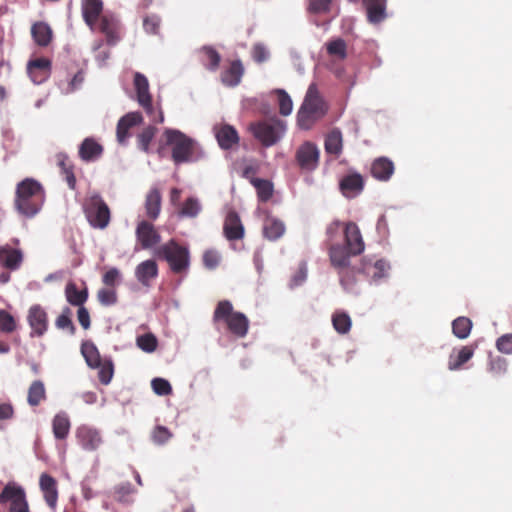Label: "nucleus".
<instances>
[{
    "mask_svg": "<svg viewBox=\"0 0 512 512\" xmlns=\"http://www.w3.org/2000/svg\"><path fill=\"white\" fill-rule=\"evenodd\" d=\"M121 272L118 268L112 267L103 275L102 281L106 286L115 287L121 282Z\"/></svg>",
    "mask_w": 512,
    "mask_h": 512,
    "instance_id": "51",
    "label": "nucleus"
},
{
    "mask_svg": "<svg viewBox=\"0 0 512 512\" xmlns=\"http://www.w3.org/2000/svg\"><path fill=\"white\" fill-rule=\"evenodd\" d=\"M223 231L228 240H238L243 238L244 226L239 215L235 211H229L226 215Z\"/></svg>",
    "mask_w": 512,
    "mask_h": 512,
    "instance_id": "18",
    "label": "nucleus"
},
{
    "mask_svg": "<svg viewBox=\"0 0 512 512\" xmlns=\"http://www.w3.org/2000/svg\"><path fill=\"white\" fill-rule=\"evenodd\" d=\"M31 33L35 42L40 46H47L51 41L52 31L43 22L35 23L31 28Z\"/></svg>",
    "mask_w": 512,
    "mask_h": 512,
    "instance_id": "35",
    "label": "nucleus"
},
{
    "mask_svg": "<svg viewBox=\"0 0 512 512\" xmlns=\"http://www.w3.org/2000/svg\"><path fill=\"white\" fill-rule=\"evenodd\" d=\"M332 0H310L308 10L315 14L329 12Z\"/></svg>",
    "mask_w": 512,
    "mask_h": 512,
    "instance_id": "54",
    "label": "nucleus"
},
{
    "mask_svg": "<svg viewBox=\"0 0 512 512\" xmlns=\"http://www.w3.org/2000/svg\"><path fill=\"white\" fill-rule=\"evenodd\" d=\"M160 25L159 17L153 15L146 17L143 21V26L146 32L155 34L157 33Z\"/></svg>",
    "mask_w": 512,
    "mask_h": 512,
    "instance_id": "60",
    "label": "nucleus"
},
{
    "mask_svg": "<svg viewBox=\"0 0 512 512\" xmlns=\"http://www.w3.org/2000/svg\"><path fill=\"white\" fill-rule=\"evenodd\" d=\"M46 397L44 383L40 380L32 382L28 389L27 402L30 406H38Z\"/></svg>",
    "mask_w": 512,
    "mask_h": 512,
    "instance_id": "37",
    "label": "nucleus"
},
{
    "mask_svg": "<svg viewBox=\"0 0 512 512\" xmlns=\"http://www.w3.org/2000/svg\"><path fill=\"white\" fill-rule=\"evenodd\" d=\"M98 369L99 380L102 384L107 385L111 382L113 377V363L110 360H105L101 362L100 367H96Z\"/></svg>",
    "mask_w": 512,
    "mask_h": 512,
    "instance_id": "49",
    "label": "nucleus"
},
{
    "mask_svg": "<svg viewBox=\"0 0 512 512\" xmlns=\"http://www.w3.org/2000/svg\"><path fill=\"white\" fill-rule=\"evenodd\" d=\"M117 27L118 21L113 15L105 14L102 16L99 28L106 35L109 44H115L117 40Z\"/></svg>",
    "mask_w": 512,
    "mask_h": 512,
    "instance_id": "33",
    "label": "nucleus"
},
{
    "mask_svg": "<svg viewBox=\"0 0 512 512\" xmlns=\"http://www.w3.org/2000/svg\"><path fill=\"white\" fill-rule=\"evenodd\" d=\"M158 275V266L154 260H145L137 265L135 269L136 279L146 287H149L151 281Z\"/></svg>",
    "mask_w": 512,
    "mask_h": 512,
    "instance_id": "21",
    "label": "nucleus"
},
{
    "mask_svg": "<svg viewBox=\"0 0 512 512\" xmlns=\"http://www.w3.org/2000/svg\"><path fill=\"white\" fill-rule=\"evenodd\" d=\"M325 151L328 154L339 156L343 149V137L338 128L331 130L325 139Z\"/></svg>",
    "mask_w": 512,
    "mask_h": 512,
    "instance_id": "31",
    "label": "nucleus"
},
{
    "mask_svg": "<svg viewBox=\"0 0 512 512\" xmlns=\"http://www.w3.org/2000/svg\"><path fill=\"white\" fill-rule=\"evenodd\" d=\"M14 414V409L9 403L0 404V420L11 419Z\"/></svg>",
    "mask_w": 512,
    "mask_h": 512,
    "instance_id": "64",
    "label": "nucleus"
},
{
    "mask_svg": "<svg viewBox=\"0 0 512 512\" xmlns=\"http://www.w3.org/2000/svg\"><path fill=\"white\" fill-rule=\"evenodd\" d=\"M472 328V322L469 318L458 317L452 323V330L456 337L465 339L469 336Z\"/></svg>",
    "mask_w": 512,
    "mask_h": 512,
    "instance_id": "40",
    "label": "nucleus"
},
{
    "mask_svg": "<svg viewBox=\"0 0 512 512\" xmlns=\"http://www.w3.org/2000/svg\"><path fill=\"white\" fill-rule=\"evenodd\" d=\"M103 147L93 138H86L79 147V156L85 162H92L100 158Z\"/></svg>",
    "mask_w": 512,
    "mask_h": 512,
    "instance_id": "23",
    "label": "nucleus"
},
{
    "mask_svg": "<svg viewBox=\"0 0 512 512\" xmlns=\"http://www.w3.org/2000/svg\"><path fill=\"white\" fill-rule=\"evenodd\" d=\"M229 330L238 337H244L248 332L249 321L240 312H234L226 321Z\"/></svg>",
    "mask_w": 512,
    "mask_h": 512,
    "instance_id": "29",
    "label": "nucleus"
},
{
    "mask_svg": "<svg viewBox=\"0 0 512 512\" xmlns=\"http://www.w3.org/2000/svg\"><path fill=\"white\" fill-rule=\"evenodd\" d=\"M252 55H253V59L256 62L262 63L269 58V51L266 49V47L264 45L256 44L253 47Z\"/></svg>",
    "mask_w": 512,
    "mask_h": 512,
    "instance_id": "59",
    "label": "nucleus"
},
{
    "mask_svg": "<svg viewBox=\"0 0 512 512\" xmlns=\"http://www.w3.org/2000/svg\"><path fill=\"white\" fill-rule=\"evenodd\" d=\"M171 436L170 431L164 426H157L152 433L153 441L157 444H164Z\"/></svg>",
    "mask_w": 512,
    "mask_h": 512,
    "instance_id": "55",
    "label": "nucleus"
},
{
    "mask_svg": "<svg viewBox=\"0 0 512 512\" xmlns=\"http://www.w3.org/2000/svg\"><path fill=\"white\" fill-rule=\"evenodd\" d=\"M28 323L32 336H42L47 330V314L39 305H33L28 312Z\"/></svg>",
    "mask_w": 512,
    "mask_h": 512,
    "instance_id": "14",
    "label": "nucleus"
},
{
    "mask_svg": "<svg viewBox=\"0 0 512 512\" xmlns=\"http://www.w3.org/2000/svg\"><path fill=\"white\" fill-rule=\"evenodd\" d=\"M40 488L44 494V499L47 505L55 509L58 499L57 483L56 480L50 475L43 473L39 480Z\"/></svg>",
    "mask_w": 512,
    "mask_h": 512,
    "instance_id": "20",
    "label": "nucleus"
},
{
    "mask_svg": "<svg viewBox=\"0 0 512 512\" xmlns=\"http://www.w3.org/2000/svg\"><path fill=\"white\" fill-rule=\"evenodd\" d=\"M166 143L171 147V157L175 164L196 162L204 157L199 143L177 129L164 131Z\"/></svg>",
    "mask_w": 512,
    "mask_h": 512,
    "instance_id": "2",
    "label": "nucleus"
},
{
    "mask_svg": "<svg viewBox=\"0 0 512 512\" xmlns=\"http://www.w3.org/2000/svg\"><path fill=\"white\" fill-rule=\"evenodd\" d=\"M70 312L71 311L69 308H65L62 314L57 318L56 326L59 329H67L71 334H73L75 331V327L71 321Z\"/></svg>",
    "mask_w": 512,
    "mask_h": 512,
    "instance_id": "53",
    "label": "nucleus"
},
{
    "mask_svg": "<svg viewBox=\"0 0 512 512\" xmlns=\"http://www.w3.org/2000/svg\"><path fill=\"white\" fill-rule=\"evenodd\" d=\"M137 346L146 353H152L157 348V339L151 333L138 336L136 339Z\"/></svg>",
    "mask_w": 512,
    "mask_h": 512,
    "instance_id": "45",
    "label": "nucleus"
},
{
    "mask_svg": "<svg viewBox=\"0 0 512 512\" xmlns=\"http://www.w3.org/2000/svg\"><path fill=\"white\" fill-rule=\"evenodd\" d=\"M161 193L158 188H151L146 195L145 211L149 219L155 220L158 218L161 211Z\"/></svg>",
    "mask_w": 512,
    "mask_h": 512,
    "instance_id": "26",
    "label": "nucleus"
},
{
    "mask_svg": "<svg viewBox=\"0 0 512 512\" xmlns=\"http://www.w3.org/2000/svg\"><path fill=\"white\" fill-rule=\"evenodd\" d=\"M67 301L74 306H83L88 298L87 290H78L74 283H68L65 289Z\"/></svg>",
    "mask_w": 512,
    "mask_h": 512,
    "instance_id": "38",
    "label": "nucleus"
},
{
    "mask_svg": "<svg viewBox=\"0 0 512 512\" xmlns=\"http://www.w3.org/2000/svg\"><path fill=\"white\" fill-rule=\"evenodd\" d=\"M202 210V205L198 198L189 197L181 205L178 210V216L181 218H195Z\"/></svg>",
    "mask_w": 512,
    "mask_h": 512,
    "instance_id": "34",
    "label": "nucleus"
},
{
    "mask_svg": "<svg viewBox=\"0 0 512 512\" xmlns=\"http://www.w3.org/2000/svg\"><path fill=\"white\" fill-rule=\"evenodd\" d=\"M81 353L89 367L96 368L101 366L100 354L92 342H84L81 346Z\"/></svg>",
    "mask_w": 512,
    "mask_h": 512,
    "instance_id": "36",
    "label": "nucleus"
},
{
    "mask_svg": "<svg viewBox=\"0 0 512 512\" xmlns=\"http://www.w3.org/2000/svg\"><path fill=\"white\" fill-rule=\"evenodd\" d=\"M233 306H232V303L228 300H222L218 303L215 311H214V315H213V320L215 322H218V321H227L229 319V317L232 316L233 314Z\"/></svg>",
    "mask_w": 512,
    "mask_h": 512,
    "instance_id": "42",
    "label": "nucleus"
},
{
    "mask_svg": "<svg viewBox=\"0 0 512 512\" xmlns=\"http://www.w3.org/2000/svg\"><path fill=\"white\" fill-rule=\"evenodd\" d=\"M345 247L349 249L350 254L360 255L364 249L365 244L360 232L359 227L354 222H349L345 225Z\"/></svg>",
    "mask_w": 512,
    "mask_h": 512,
    "instance_id": "13",
    "label": "nucleus"
},
{
    "mask_svg": "<svg viewBox=\"0 0 512 512\" xmlns=\"http://www.w3.org/2000/svg\"><path fill=\"white\" fill-rule=\"evenodd\" d=\"M340 189L346 197H355L363 189V179L359 174L347 175L340 181Z\"/></svg>",
    "mask_w": 512,
    "mask_h": 512,
    "instance_id": "25",
    "label": "nucleus"
},
{
    "mask_svg": "<svg viewBox=\"0 0 512 512\" xmlns=\"http://www.w3.org/2000/svg\"><path fill=\"white\" fill-rule=\"evenodd\" d=\"M77 319L83 329L87 330L90 328V314L84 306L79 307L77 311Z\"/></svg>",
    "mask_w": 512,
    "mask_h": 512,
    "instance_id": "61",
    "label": "nucleus"
},
{
    "mask_svg": "<svg viewBox=\"0 0 512 512\" xmlns=\"http://www.w3.org/2000/svg\"><path fill=\"white\" fill-rule=\"evenodd\" d=\"M496 347L502 353L512 354V334H505L498 338Z\"/></svg>",
    "mask_w": 512,
    "mask_h": 512,
    "instance_id": "56",
    "label": "nucleus"
},
{
    "mask_svg": "<svg viewBox=\"0 0 512 512\" xmlns=\"http://www.w3.org/2000/svg\"><path fill=\"white\" fill-rule=\"evenodd\" d=\"M45 202L43 186L32 178H26L16 186L15 209L24 217L32 218L39 213Z\"/></svg>",
    "mask_w": 512,
    "mask_h": 512,
    "instance_id": "1",
    "label": "nucleus"
},
{
    "mask_svg": "<svg viewBox=\"0 0 512 512\" xmlns=\"http://www.w3.org/2000/svg\"><path fill=\"white\" fill-rule=\"evenodd\" d=\"M143 117L140 112H130L120 118L117 124V140L120 144L124 145L129 138V129L142 123Z\"/></svg>",
    "mask_w": 512,
    "mask_h": 512,
    "instance_id": "17",
    "label": "nucleus"
},
{
    "mask_svg": "<svg viewBox=\"0 0 512 512\" xmlns=\"http://www.w3.org/2000/svg\"><path fill=\"white\" fill-rule=\"evenodd\" d=\"M97 299L103 306H111L117 302V293L114 288H101L97 292Z\"/></svg>",
    "mask_w": 512,
    "mask_h": 512,
    "instance_id": "47",
    "label": "nucleus"
},
{
    "mask_svg": "<svg viewBox=\"0 0 512 512\" xmlns=\"http://www.w3.org/2000/svg\"><path fill=\"white\" fill-rule=\"evenodd\" d=\"M332 324L334 329L340 334H346L351 329V318L350 316L342 311H336L332 315Z\"/></svg>",
    "mask_w": 512,
    "mask_h": 512,
    "instance_id": "39",
    "label": "nucleus"
},
{
    "mask_svg": "<svg viewBox=\"0 0 512 512\" xmlns=\"http://www.w3.org/2000/svg\"><path fill=\"white\" fill-rule=\"evenodd\" d=\"M250 131L253 136L265 147H270L279 142L286 132L285 124L277 119L252 123Z\"/></svg>",
    "mask_w": 512,
    "mask_h": 512,
    "instance_id": "4",
    "label": "nucleus"
},
{
    "mask_svg": "<svg viewBox=\"0 0 512 512\" xmlns=\"http://www.w3.org/2000/svg\"><path fill=\"white\" fill-rule=\"evenodd\" d=\"M204 265L209 268H215L220 262V255L215 250H208L203 255Z\"/></svg>",
    "mask_w": 512,
    "mask_h": 512,
    "instance_id": "57",
    "label": "nucleus"
},
{
    "mask_svg": "<svg viewBox=\"0 0 512 512\" xmlns=\"http://www.w3.org/2000/svg\"><path fill=\"white\" fill-rule=\"evenodd\" d=\"M394 172V165L392 161L387 158H379L372 164V175L381 181L388 180Z\"/></svg>",
    "mask_w": 512,
    "mask_h": 512,
    "instance_id": "30",
    "label": "nucleus"
},
{
    "mask_svg": "<svg viewBox=\"0 0 512 512\" xmlns=\"http://www.w3.org/2000/svg\"><path fill=\"white\" fill-rule=\"evenodd\" d=\"M16 328L14 317L5 310H0V330L5 333H11Z\"/></svg>",
    "mask_w": 512,
    "mask_h": 512,
    "instance_id": "50",
    "label": "nucleus"
},
{
    "mask_svg": "<svg viewBox=\"0 0 512 512\" xmlns=\"http://www.w3.org/2000/svg\"><path fill=\"white\" fill-rule=\"evenodd\" d=\"M70 419L66 412L57 413L52 420V430L54 437L58 440L66 439L70 432Z\"/></svg>",
    "mask_w": 512,
    "mask_h": 512,
    "instance_id": "27",
    "label": "nucleus"
},
{
    "mask_svg": "<svg viewBox=\"0 0 512 512\" xmlns=\"http://www.w3.org/2000/svg\"><path fill=\"white\" fill-rule=\"evenodd\" d=\"M203 51L209 61L208 68L211 70L217 69L221 59L220 55L210 47H205Z\"/></svg>",
    "mask_w": 512,
    "mask_h": 512,
    "instance_id": "58",
    "label": "nucleus"
},
{
    "mask_svg": "<svg viewBox=\"0 0 512 512\" xmlns=\"http://www.w3.org/2000/svg\"><path fill=\"white\" fill-rule=\"evenodd\" d=\"M389 268V265L384 260L376 261L374 265L375 272L372 275L373 280H378L385 275L386 270Z\"/></svg>",
    "mask_w": 512,
    "mask_h": 512,
    "instance_id": "63",
    "label": "nucleus"
},
{
    "mask_svg": "<svg viewBox=\"0 0 512 512\" xmlns=\"http://www.w3.org/2000/svg\"><path fill=\"white\" fill-rule=\"evenodd\" d=\"M473 354L474 351L472 348L467 346L462 347V349L458 352L456 360L453 359V356H450L448 368L450 370L459 369L464 363L472 358Z\"/></svg>",
    "mask_w": 512,
    "mask_h": 512,
    "instance_id": "41",
    "label": "nucleus"
},
{
    "mask_svg": "<svg viewBox=\"0 0 512 512\" xmlns=\"http://www.w3.org/2000/svg\"><path fill=\"white\" fill-rule=\"evenodd\" d=\"M367 9V16L371 23H379L386 17V0H363Z\"/></svg>",
    "mask_w": 512,
    "mask_h": 512,
    "instance_id": "28",
    "label": "nucleus"
},
{
    "mask_svg": "<svg viewBox=\"0 0 512 512\" xmlns=\"http://www.w3.org/2000/svg\"><path fill=\"white\" fill-rule=\"evenodd\" d=\"M327 105L315 83L309 85L303 103L297 113V123L301 129H310L315 122L327 113Z\"/></svg>",
    "mask_w": 512,
    "mask_h": 512,
    "instance_id": "3",
    "label": "nucleus"
},
{
    "mask_svg": "<svg viewBox=\"0 0 512 512\" xmlns=\"http://www.w3.org/2000/svg\"><path fill=\"white\" fill-rule=\"evenodd\" d=\"M23 262V253L21 250L12 248L9 245L0 246V264L9 269L17 270Z\"/></svg>",
    "mask_w": 512,
    "mask_h": 512,
    "instance_id": "19",
    "label": "nucleus"
},
{
    "mask_svg": "<svg viewBox=\"0 0 512 512\" xmlns=\"http://www.w3.org/2000/svg\"><path fill=\"white\" fill-rule=\"evenodd\" d=\"M51 62L46 58H38L30 61L27 66L28 74L35 84H41L50 75Z\"/></svg>",
    "mask_w": 512,
    "mask_h": 512,
    "instance_id": "16",
    "label": "nucleus"
},
{
    "mask_svg": "<svg viewBox=\"0 0 512 512\" xmlns=\"http://www.w3.org/2000/svg\"><path fill=\"white\" fill-rule=\"evenodd\" d=\"M103 3L101 0H83L82 1V14L85 23L93 31L96 27V22L102 12Z\"/></svg>",
    "mask_w": 512,
    "mask_h": 512,
    "instance_id": "22",
    "label": "nucleus"
},
{
    "mask_svg": "<svg viewBox=\"0 0 512 512\" xmlns=\"http://www.w3.org/2000/svg\"><path fill=\"white\" fill-rule=\"evenodd\" d=\"M327 52L332 56L345 59L347 56L346 43L343 39L337 38L327 43Z\"/></svg>",
    "mask_w": 512,
    "mask_h": 512,
    "instance_id": "44",
    "label": "nucleus"
},
{
    "mask_svg": "<svg viewBox=\"0 0 512 512\" xmlns=\"http://www.w3.org/2000/svg\"><path fill=\"white\" fill-rule=\"evenodd\" d=\"M134 87L137 93V101L139 105H141L146 113L152 117V121L162 123L164 121V116L161 111L155 114L154 108L152 106V98L149 93V83L147 78L137 72L134 76Z\"/></svg>",
    "mask_w": 512,
    "mask_h": 512,
    "instance_id": "7",
    "label": "nucleus"
},
{
    "mask_svg": "<svg viewBox=\"0 0 512 512\" xmlns=\"http://www.w3.org/2000/svg\"><path fill=\"white\" fill-rule=\"evenodd\" d=\"M253 184L257 189V194L261 201H267L271 198L273 193V186L269 181L264 179H255Z\"/></svg>",
    "mask_w": 512,
    "mask_h": 512,
    "instance_id": "46",
    "label": "nucleus"
},
{
    "mask_svg": "<svg viewBox=\"0 0 512 512\" xmlns=\"http://www.w3.org/2000/svg\"><path fill=\"white\" fill-rule=\"evenodd\" d=\"M78 444L85 451H95L103 443L100 430L90 425H81L75 431Z\"/></svg>",
    "mask_w": 512,
    "mask_h": 512,
    "instance_id": "11",
    "label": "nucleus"
},
{
    "mask_svg": "<svg viewBox=\"0 0 512 512\" xmlns=\"http://www.w3.org/2000/svg\"><path fill=\"white\" fill-rule=\"evenodd\" d=\"M153 391L160 396L169 395L172 392L170 383L163 378H155L151 382Z\"/></svg>",
    "mask_w": 512,
    "mask_h": 512,
    "instance_id": "52",
    "label": "nucleus"
},
{
    "mask_svg": "<svg viewBox=\"0 0 512 512\" xmlns=\"http://www.w3.org/2000/svg\"><path fill=\"white\" fill-rule=\"evenodd\" d=\"M213 130L217 142L222 149H230L239 142V135L231 125H215Z\"/></svg>",
    "mask_w": 512,
    "mask_h": 512,
    "instance_id": "15",
    "label": "nucleus"
},
{
    "mask_svg": "<svg viewBox=\"0 0 512 512\" xmlns=\"http://www.w3.org/2000/svg\"><path fill=\"white\" fill-rule=\"evenodd\" d=\"M158 257L166 260L175 273H180L189 267V251L186 247L180 246L174 240L160 246L156 253Z\"/></svg>",
    "mask_w": 512,
    "mask_h": 512,
    "instance_id": "5",
    "label": "nucleus"
},
{
    "mask_svg": "<svg viewBox=\"0 0 512 512\" xmlns=\"http://www.w3.org/2000/svg\"><path fill=\"white\" fill-rule=\"evenodd\" d=\"M285 232V225L276 218H267L263 225L264 237L268 240L275 241L282 237Z\"/></svg>",
    "mask_w": 512,
    "mask_h": 512,
    "instance_id": "32",
    "label": "nucleus"
},
{
    "mask_svg": "<svg viewBox=\"0 0 512 512\" xmlns=\"http://www.w3.org/2000/svg\"><path fill=\"white\" fill-rule=\"evenodd\" d=\"M275 93L278 96L279 112L283 116H288L292 113L293 102L288 93L283 89H277Z\"/></svg>",
    "mask_w": 512,
    "mask_h": 512,
    "instance_id": "43",
    "label": "nucleus"
},
{
    "mask_svg": "<svg viewBox=\"0 0 512 512\" xmlns=\"http://www.w3.org/2000/svg\"><path fill=\"white\" fill-rule=\"evenodd\" d=\"M135 234L143 249H149L161 241V236L154 225L145 220L138 223Z\"/></svg>",
    "mask_w": 512,
    "mask_h": 512,
    "instance_id": "12",
    "label": "nucleus"
},
{
    "mask_svg": "<svg viewBox=\"0 0 512 512\" xmlns=\"http://www.w3.org/2000/svg\"><path fill=\"white\" fill-rule=\"evenodd\" d=\"M307 278V266L305 263H302L299 267L297 273L293 276L291 280V286H299L301 285Z\"/></svg>",
    "mask_w": 512,
    "mask_h": 512,
    "instance_id": "62",
    "label": "nucleus"
},
{
    "mask_svg": "<svg viewBox=\"0 0 512 512\" xmlns=\"http://www.w3.org/2000/svg\"><path fill=\"white\" fill-rule=\"evenodd\" d=\"M9 502V512H29L24 489L15 482H9L0 493V504Z\"/></svg>",
    "mask_w": 512,
    "mask_h": 512,
    "instance_id": "8",
    "label": "nucleus"
},
{
    "mask_svg": "<svg viewBox=\"0 0 512 512\" xmlns=\"http://www.w3.org/2000/svg\"><path fill=\"white\" fill-rule=\"evenodd\" d=\"M244 68L240 60H235L221 74V81L225 86H237L243 76Z\"/></svg>",
    "mask_w": 512,
    "mask_h": 512,
    "instance_id": "24",
    "label": "nucleus"
},
{
    "mask_svg": "<svg viewBox=\"0 0 512 512\" xmlns=\"http://www.w3.org/2000/svg\"><path fill=\"white\" fill-rule=\"evenodd\" d=\"M84 211L90 225L104 229L110 222V210L99 194H92L85 202Z\"/></svg>",
    "mask_w": 512,
    "mask_h": 512,
    "instance_id": "6",
    "label": "nucleus"
},
{
    "mask_svg": "<svg viewBox=\"0 0 512 512\" xmlns=\"http://www.w3.org/2000/svg\"><path fill=\"white\" fill-rule=\"evenodd\" d=\"M352 256L353 255L350 254L349 249L340 244H334L329 249L331 264L335 269H337L340 277V283L345 290H351L343 272L350 267V257Z\"/></svg>",
    "mask_w": 512,
    "mask_h": 512,
    "instance_id": "9",
    "label": "nucleus"
},
{
    "mask_svg": "<svg viewBox=\"0 0 512 512\" xmlns=\"http://www.w3.org/2000/svg\"><path fill=\"white\" fill-rule=\"evenodd\" d=\"M319 155L320 152L317 145L306 141L298 147L295 158L301 169L313 171L318 166Z\"/></svg>",
    "mask_w": 512,
    "mask_h": 512,
    "instance_id": "10",
    "label": "nucleus"
},
{
    "mask_svg": "<svg viewBox=\"0 0 512 512\" xmlns=\"http://www.w3.org/2000/svg\"><path fill=\"white\" fill-rule=\"evenodd\" d=\"M156 131L157 129L154 126H148L138 135V143L141 150L144 152L149 151V145L154 138Z\"/></svg>",
    "mask_w": 512,
    "mask_h": 512,
    "instance_id": "48",
    "label": "nucleus"
}]
</instances>
